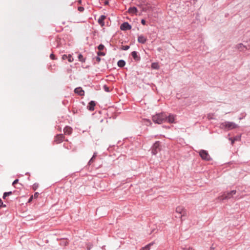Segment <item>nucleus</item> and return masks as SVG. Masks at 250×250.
Instances as JSON below:
<instances>
[{
    "mask_svg": "<svg viewBox=\"0 0 250 250\" xmlns=\"http://www.w3.org/2000/svg\"><path fill=\"white\" fill-rule=\"evenodd\" d=\"M238 125L231 122L226 121L221 123L219 125V128L220 129L225 130H230L234 128L238 127Z\"/></svg>",
    "mask_w": 250,
    "mask_h": 250,
    "instance_id": "1",
    "label": "nucleus"
},
{
    "mask_svg": "<svg viewBox=\"0 0 250 250\" xmlns=\"http://www.w3.org/2000/svg\"><path fill=\"white\" fill-rule=\"evenodd\" d=\"M166 113L161 112L157 113L152 116V120L154 123L158 124H161L163 123H166Z\"/></svg>",
    "mask_w": 250,
    "mask_h": 250,
    "instance_id": "2",
    "label": "nucleus"
},
{
    "mask_svg": "<svg viewBox=\"0 0 250 250\" xmlns=\"http://www.w3.org/2000/svg\"><path fill=\"white\" fill-rule=\"evenodd\" d=\"M175 213V217L181 218L182 221L183 218L187 216V210L183 206H179L176 208Z\"/></svg>",
    "mask_w": 250,
    "mask_h": 250,
    "instance_id": "3",
    "label": "nucleus"
},
{
    "mask_svg": "<svg viewBox=\"0 0 250 250\" xmlns=\"http://www.w3.org/2000/svg\"><path fill=\"white\" fill-rule=\"evenodd\" d=\"M236 193V190H232L230 191L225 192L220 197L222 200L229 199L233 197Z\"/></svg>",
    "mask_w": 250,
    "mask_h": 250,
    "instance_id": "4",
    "label": "nucleus"
},
{
    "mask_svg": "<svg viewBox=\"0 0 250 250\" xmlns=\"http://www.w3.org/2000/svg\"><path fill=\"white\" fill-rule=\"evenodd\" d=\"M199 156L201 157L202 160L209 161L211 160V158L209 156L208 151L201 149L198 152Z\"/></svg>",
    "mask_w": 250,
    "mask_h": 250,
    "instance_id": "5",
    "label": "nucleus"
},
{
    "mask_svg": "<svg viewBox=\"0 0 250 250\" xmlns=\"http://www.w3.org/2000/svg\"><path fill=\"white\" fill-rule=\"evenodd\" d=\"M151 150L153 155H156L161 150L160 142L159 141H156L151 146Z\"/></svg>",
    "mask_w": 250,
    "mask_h": 250,
    "instance_id": "6",
    "label": "nucleus"
},
{
    "mask_svg": "<svg viewBox=\"0 0 250 250\" xmlns=\"http://www.w3.org/2000/svg\"><path fill=\"white\" fill-rule=\"evenodd\" d=\"M176 115L172 114H169L168 115L166 114V123L170 124L174 123L175 122Z\"/></svg>",
    "mask_w": 250,
    "mask_h": 250,
    "instance_id": "7",
    "label": "nucleus"
},
{
    "mask_svg": "<svg viewBox=\"0 0 250 250\" xmlns=\"http://www.w3.org/2000/svg\"><path fill=\"white\" fill-rule=\"evenodd\" d=\"M120 29L123 31L130 30L131 29V25L127 22H124L121 25Z\"/></svg>",
    "mask_w": 250,
    "mask_h": 250,
    "instance_id": "8",
    "label": "nucleus"
},
{
    "mask_svg": "<svg viewBox=\"0 0 250 250\" xmlns=\"http://www.w3.org/2000/svg\"><path fill=\"white\" fill-rule=\"evenodd\" d=\"M64 138V136L62 134H58L55 136L54 142L57 144H60L62 143Z\"/></svg>",
    "mask_w": 250,
    "mask_h": 250,
    "instance_id": "9",
    "label": "nucleus"
},
{
    "mask_svg": "<svg viewBox=\"0 0 250 250\" xmlns=\"http://www.w3.org/2000/svg\"><path fill=\"white\" fill-rule=\"evenodd\" d=\"M96 105V103L94 101H91L88 104L87 106V109L90 111H93L95 109V106Z\"/></svg>",
    "mask_w": 250,
    "mask_h": 250,
    "instance_id": "10",
    "label": "nucleus"
},
{
    "mask_svg": "<svg viewBox=\"0 0 250 250\" xmlns=\"http://www.w3.org/2000/svg\"><path fill=\"white\" fill-rule=\"evenodd\" d=\"M74 92L79 96H82L84 95V91L81 87H78L74 89Z\"/></svg>",
    "mask_w": 250,
    "mask_h": 250,
    "instance_id": "11",
    "label": "nucleus"
},
{
    "mask_svg": "<svg viewBox=\"0 0 250 250\" xmlns=\"http://www.w3.org/2000/svg\"><path fill=\"white\" fill-rule=\"evenodd\" d=\"M106 16L104 15H101L98 20V23L102 26H104V20L106 19Z\"/></svg>",
    "mask_w": 250,
    "mask_h": 250,
    "instance_id": "12",
    "label": "nucleus"
},
{
    "mask_svg": "<svg viewBox=\"0 0 250 250\" xmlns=\"http://www.w3.org/2000/svg\"><path fill=\"white\" fill-rule=\"evenodd\" d=\"M236 48L238 49H239L240 51H243L244 48H246V49L248 50L250 49V46L249 45L247 46L246 45H243V43H240L236 45Z\"/></svg>",
    "mask_w": 250,
    "mask_h": 250,
    "instance_id": "13",
    "label": "nucleus"
},
{
    "mask_svg": "<svg viewBox=\"0 0 250 250\" xmlns=\"http://www.w3.org/2000/svg\"><path fill=\"white\" fill-rule=\"evenodd\" d=\"M132 57L136 62H139L141 60V58L138 55V52L137 51H134L131 53Z\"/></svg>",
    "mask_w": 250,
    "mask_h": 250,
    "instance_id": "14",
    "label": "nucleus"
},
{
    "mask_svg": "<svg viewBox=\"0 0 250 250\" xmlns=\"http://www.w3.org/2000/svg\"><path fill=\"white\" fill-rule=\"evenodd\" d=\"M146 41H147L146 38L143 35L139 36L138 37V42L140 43L145 44V43H146Z\"/></svg>",
    "mask_w": 250,
    "mask_h": 250,
    "instance_id": "15",
    "label": "nucleus"
},
{
    "mask_svg": "<svg viewBox=\"0 0 250 250\" xmlns=\"http://www.w3.org/2000/svg\"><path fill=\"white\" fill-rule=\"evenodd\" d=\"M54 48H58L61 46V38H56L53 44Z\"/></svg>",
    "mask_w": 250,
    "mask_h": 250,
    "instance_id": "16",
    "label": "nucleus"
},
{
    "mask_svg": "<svg viewBox=\"0 0 250 250\" xmlns=\"http://www.w3.org/2000/svg\"><path fill=\"white\" fill-rule=\"evenodd\" d=\"M63 132L65 134L70 135L72 133V128L69 126H66L63 129Z\"/></svg>",
    "mask_w": 250,
    "mask_h": 250,
    "instance_id": "17",
    "label": "nucleus"
},
{
    "mask_svg": "<svg viewBox=\"0 0 250 250\" xmlns=\"http://www.w3.org/2000/svg\"><path fill=\"white\" fill-rule=\"evenodd\" d=\"M128 12L130 14H136L138 12V10L136 7L133 6V7H130V8H129V9L128 10Z\"/></svg>",
    "mask_w": 250,
    "mask_h": 250,
    "instance_id": "18",
    "label": "nucleus"
},
{
    "mask_svg": "<svg viewBox=\"0 0 250 250\" xmlns=\"http://www.w3.org/2000/svg\"><path fill=\"white\" fill-rule=\"evenodd\" d=\"M125 62L123 60H120L117 62V65L119 67L122 68L125 65Z\"/></svg>",
    "mask_w": 250,
    "mask_h": 250,
    "instance_id": "19",
    "label": "nucleus"
},
{
    "mask_svg": "<svg viewBox=\"0 0 250 250\" xmlns=\"http://www.w3.org/2000/svg\"><path fill=\"white\" fill-rule=\"evenodd\" d=\"M151 67L153 69L158 70L160 68V66L158 62H152Z\"/></svg>",
    "mask_w": 250,
    "mask_h": 250,
    "instance_id": "20",
    "label": "nucleus"
},
{
    "mask_svg": "<svg viewBox=\"0 0 250 250\" xmlns=\"http://www.w3.org/2000/svg\"><path fill=\"white\" fill-rule=\"evenodd\" d=\"M79 61L82 62H84L86 60V58L84 57L81 54H79L78 56Z\"/></svg>",
    "mask_w": 250,
    "mask_h": 250,
    "instance_id": "21",
    "label": "nucleus"
},
{
    "mask_svg": "<svg viewBox=\"0 0 250 250\" xmlns=\"http://www.w3.org/2000/svg\"><path fill=\"white\" fill-rule=\"evenodd\" d=\"M154 244V242H151L149 244L146 245L145 247L142 248L140 250H149L150 247L152 245H153Z\"/></svg>",
    "mask_w": 250,
    "mask_h": 250,
    "instance_id": "22",
    "label": "nucleus"
},
{
    "mask_svg": "<svg viewBox=\"0 0 250 250\" xmlns=\"http://www.w3.org/2000/svg\"><path fill=\"white\" fill-rule=\"evenodd\" d=\"M229 139L231 140V144H233L235 141H237L240 140V136H236L233 138H229Z\"/></svg>",
    "mask_w": 250,
    "mask_h": 250,
    "instance_id": "23",
    "label": "nucleus"
},
{
    "mask_svg": "<svg viewBox=\"0 0 250 250\" xmlns=\"http://www.w3.org/2000/svg\"><path fill=\"white\" fill-rule=\"evenodd\" d=\"M79 111H80V109H78L76 106L73 105L72 108V112L74 114H78Z\"/></svg>",
    "mask_w": 250,
    "mask_h": 250,
    "instance_id": "24",
    "label": "nucleus"
},
{
    "mask_svg": "<svg viewBox=\"0 0 250 250\" xmlns=\"http://www.w3.org/2000/svg\"><path fill=\"white\" fill-rule=\"evenodd\" d=\"M13 193L12 191L5 192L3 193L2 198L4 200L6 199V198L8 196L12 195Z\"/></svg>",
    "mask_w": 250,
    "mask_h": 250,
    "instance_id": "25",
    "label": "nucleus"
},
{
    "mask_svg": "<svg viewBox=\"0 0 250 250\" xmlns=\"http://www.w3.org/2000/svg\"><path fill=\"white\" fill-rule=\"evenodd\" d=\"M97 48L99 51H102L104 49V46L103 44H100L98 46Z\"/></svg>",
    "mask_w": 250,
    "mask_h": 250,
    "instance_id": "26",
    "label": "nucleus"
},
{
    "mask_svg": "<svg viewBox=\"0 0 250 250\" xmlns=\"http://www.w3.org/2000/svg\"><path fill=\"white\" fill-rule=\"evenodd\" d=\"M103 89H104V90L105 92H110L109 87L107 85H105V84H104V85L103 86Z\"/></svg>",
    "mask_w": 250,
    "mask_h": 250,
    "instance_id": "27",
    "label": "nucleus"
},
{
    "mask_svg": "<svg viewBox=\"0 0 250 250\" xmlns=\"http://www.w3.org/2000/svg\"><path fill=\"white\" fill-rule=\"evenodd\" d=\"M129 45H122L121 47V49L123 50H127L129 48Z\"/></svg>",
    "mask_w": 250,
    "mask_h": 250,
    "instance_id": "28",
    "label": "nucleus"
},
{
    "mask_svg": "<svg viewBox=\"0 0 250 250\" xmlns=\"http://www.w3.org/2000/svg\"><path fill=\"white\" fill-rule=\"evenodd\" d=\"M39 187V184L35 183L33 184L32 188L34 190H36Z\"/></svg>",
    "mask_w": 250,
    "mask_h": 250,
    "instance_id": "29",
    "label": "nucleus"
},
{
    "mask_svg": "<svg viewBox=\"0 0 250 250\" xmlns=\"http://www.w3.org/2000/svg\"><path fill=\"white\" fill-rule=\"evenodd\" d=\"M6 207V205L3 204L2 200L0 198V208H5Z\"/></svg>",
    "mask_w": 250,
    "mask_h": 250,
    "instance_id": "30",
    "label": "nucleus"
},
{
    "mask_svg": "<svg viewBox=\"0 0 250 250\" xmlns=\"http://www.w3.org/2000/svg\"><path fill=\"white\" fill-rule=\"evenodd\" d=\"M105 53L104 52H101V51H99L97 52V55L98 56H105Z\"/></svg>",
    "mask_w": 250,
    "mask_h": 250,
    "instance_id": "31",
    "label": "nucleus"
},
{
    "mask_svg": "<svg viewBox=\"0 0 250 250\" xmlns=\"http://www.w3.org/2000/svg\"><path fill=\"white\" fill-rule=\"evenodd\" d=\"M95 159V158H93V157H92L91 158L89 161V162L88 163V165L89 166L92 165L93 164V163L94 162Z\"/></svg>",
    "mask_w": 250,
    "mask_h": 250,
    "instance_id": "32",
    "label": "nucleus"
},
{
    "mask_svg": "<svg viewBox=\"0 0 250 250\" xmlns=\"http://www.w3.org/2000/svg\"><path fill=\"white\" fill-rule=\"evenodd\" d=\"M93 247V245L91 244H87L86 245V249L87 250H90Z\"/></svg>",
    "mask_w": 250,
    "mask_h": 250,
    "instance_id": "33",
    "label": "nucleus"
},
{
    "mask_svg": "<svg viewBox=\"0 0 250 250\" xmlns=\"http://www.w3.org/2000/svg\"><path fill=\"white\" fill-rule=\"evenodd\" d=\"M50 58L52 60H55L57 58L55 57V55L53 53H51L50 55Z\"/></svg>",
    "mask_w": 250,
    "mask_h": 250,
    "instance_id": "34",
    "label": "nucleus"
},
{
    "mask_svg": "<svg viewBox=\"0 0 250 250\" xmlns=\"http://www.w3.org/2000/svg\"><path fill=\"white\" fill-rule=\"evenodd\" d=\"M67 59L69 62H72L73 61V58L71 55H68Z\"/></svg>",
    "mask_w": 250,
    "mask_h": 250,
    "instance_id": "35",
    "label": "nucleus"
},
{
    "mask_svg": "<svg viewBox=\"0 0 250 250\" xmlns=\"http://www.w3.org/2000/svg\"><path fill=\"white\" fill-rule=\"evenodd\" d=\"M19 182V179H16L12 183V186L14 187H15V185L18 183Z\"/></svg>",
    "mask_w": 250,
    "mask_h": 250,
    "instance_id": "36",
    "label": "nucleus"
},
{
    "mask_svg": "<svg viewBox=\"0 0 250 250\" xmlns=\"http://www.w3.org/2000/svg\"><path fill=\"white\" fill-rule=\"evenodd\" d=\"M95 59H96V61H97V63H99L101 60V58L100 57V56H98L96 57Z\"/></svg>",
    "mask_w": 250,
    "mask_h": 250,
    "instance_id": "37",
    "label": "nucleus"
},
{
    "mask_svg": "<svg viewBox=\"0 0 250 250\" xmlns=\"http://www.w3.org/2000/svg\"><path fill=\"white\" fill-rule=\"evenodd\" d=\"M39 195H40V194H39V192H35L34 193V194L33 195V198H37L39 197Z\"/></svg>",
    "mask_w": 250,
    "mask_h": 250,
    "instance_id": "38",
    "label": "nucleus"
},
{
    "mask_svg": "<svg viewBox=\"0 0 250 250\" xmlns=\"http://www.w3.org/2000/svg\"><path fill=\"white\" fill-rule=\"evenodd\" d=\"M78 10L80 11V12H83L84 10V8L82 6H79L78 7Z\"/></svg>",
    "mask_w": 250,
    "mask_h": 250,
    "instance_id": "39",
    "label": "nucleus"
},
{
    "mask_svg": "<svg viewBox=\"0 0 250 250\" xmlns=\"http://www.w3.org/2000/svg\"><path fill=\"white\" fill-rule=\"evenodd\" d=\"M33 195H31L28 200V203H31L33 199Z\"/></svg>",
    "mask_w": 250,
    "mask_h": 250,
    "instance_id": "40",
    "label": "nucleus"
},
{
    "mask_svg": "<svg viewBox=\"0 0 250 250\" xmlns=\"http://www.w3.org/2000/svg\"><path fill=\"white\" fill-rule=\"evenodd\" d=\"M141 22L144 25L146 24V20L145 19H142L141 21Z\"/></svg>",
    "mask_w": 250,
    "mask_h": 250,
    "instance_id": "41",
    "label": "nucleus"
},
{
    "mask_svg": "<svg viewBox=\"0 0 250 250\" xmlns=\"http://www.w3.org/2000/svg\"><path fill=\"white\" fill-rule=\"evenodd\" d=\"M68 56L67 55H63L62 56V59L63 60H65L66 59H67Z\"/></svg>",
    "mask_w": 250,
    "mask_h": 250,
    "instance_id": "42",
    "label": "nucleus"
},
{
    "mask_svg": "<svg viewBox=\"0 0 250 250\" xmlns=\"http://www.w3.org/2000/svg\"><path fill=\"white\" fill-rule=\"evenodd\" d=\"M103 3H104V5H107L109 4V1H108V0H104L103 2Z\"/></svg>",
    "mask_w": 250,
    "mask_h": 250,
    "instance_id": "43",
    "label": "nucleus"
},
{
    "mask_svg": "<svg viewBox=\"0 0 250 250\" xmlns=\"http://www.w3.org/2000/svg\"><path fill=\"white\" fill-rule=\"evenodd\" d=\"M97 156V152H95L94 153H93V155L92 156L93 157V158H95Z\"/></svg>",
    "mask_w": 250,
    "mask_h": 250,
    "instance_id": "44",
    "label": "nucleus"
},
{
    "mask_svg": "<svg viewBox=\"0 0 250 250\" xmlns=\"http://www.w3.org/2000/svg\"><path fill=\"white\" fill-rule=\"evenodd\" d=\"M183 250H193V249L192 248L189 247V248H184V249H183Z\"/></svg>",
    "mask_w": 250,
    "mask_h": 250,
    "instance_id": "45",
    "label": "nucleus"
},
{
    "mask_svg": "<svg viewBox=\"0 0 250 250\" xmlns=\"http://www.w3.org/2000/svg\"><path fill=\"white\" fill-rule=\"evenodd\" d=\"M142 10L143 11L146 12V8H143Z\"/></svg>",
    "mask_w": 250,
    "mask_h": 250,
    "instance_id": "46",
    "label": "nucleus"
},
{
    "mask_svg": "<svg viewBox=\"0 0 250 250\" xmlns=\"http://www.w3.org/2000/svg\"><path fill=\"white\" fill-rule=\"evenodd\" d=\"M147 121L151 124V121L149 120H147Z\"/></svg>",
    "mask_w": 250,
    "mask_h": 250,
    "instance_id": "47",
    "label": "nucleus"
},
{
    "mask_svg": "<svg viewBox=\"0 0 250 250\" xmlns=\"http://www.w3.org/2000/svg\"><path fill=\"white\" fill-rule=\"evenodd\" d=\"M100 1H103V0H100ZM103 1H104V0H103Z\"/></svg>",
    "mask_w": 250,
    "mask_h": 250,
    "instance_id": "48",
    "label": "nucleus"
}]
</instances>
